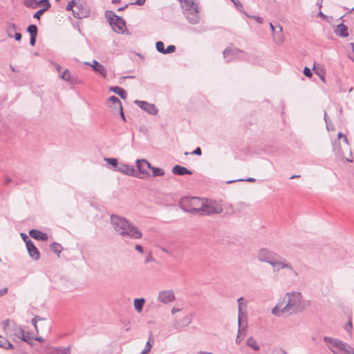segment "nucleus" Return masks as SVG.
Here are the masks:
<instances>
[{
    "mask_svg": "<svg viewBox=\"0 0 354 354\" xmlns=\"http://www.w3.org/2000/svg\"><path fill=\"white\" fill-rule=\"evenodd\" d=\"M310 304V301L306 299L301 292L290 291L286 293L283 302L278 303L272 313L278 317L295 315L307 309Z\"/></svg>",
    "mask_w": 354,
    "mask_h": 354,
    "instance_id": "1",
    "label": "nucleus"
},
{
    "mask_svg": "<svg viewBox=\"0 0 354 354\" xmlns=\"http://www.w3.org/2000/svg\"><path fill=\"white\" fill-rule=\"evenodd\" d=\"M110 224L115 233L122 238L136 240L142 237L141 230L124 216L118 214L111 215Z\"/></svg>",
    "mask_w": 354,
    "mask_h": 354,
    "instance_id": "2",
    "label": "nucleus"
},
{
    "mask_svg": "<svg viewBox=\"0 0 354 354\" xmlns=\"http://www.w3.org/2000/svg\"><path fill=\"white\" fill-rule=\"evenodd\" d=\"M181 3L183 14L191 24H197L200 21L198 3L196 0H178Z\"/></svg>",
    "mask_w": 354,
    "mask_h": 354,
    "instance_id": "3",
    "label": "nucleus"
},
{
    "mask_svg": "<svg viewBox=\"0 0 354 354\" xmlns=\"http://www.w3.org/2000/svg\"><path fill=\"white\" fill-rule=\"evenodd\" d=\"M324 340L333 354H354V348L340 339L325 336Z\"/></svg>",
    "mask_w": 354,
    "mask_h": 354,
    "instance_id": "4",
    "label": "nucleus"
},
{
    "mask_svg": "<svg viewBox=\"0 0 354 354\" xmlns=\"http://www.w3.org/2000/svg\"><path fill=\"white\" fill-rule=\"evenodd\" d=\"M274 273L279 274L282 270H285L288 277H297L298 272L294 268L290 262L280 257H275L270 264Z\"/></svg>",
    "mask_w": 354,
    "mask_h": 354,
    "instance_id": "5",
    "label": "nucleus"
},
{
    "mask_svg": "<svg viewBox=\"0 0 354 354\" xmlns=\"http://www.w3.org/2000/svg\"><path fill=\"white\" fill-rule=\"evenodd\" d=\"M3 330L6 335L9 336L13 341L17 339L26 340L25 333L22 327L10 319L4 320L2 323Z\"/></svg>",
    "mask_w": 354,
    "mask_h": 354,
    "instance_id": "6",
    "label": "nucleus"
},
{
    "mask_svg": "<svg viewBox=\"0 0 354 354\" xmlns=\"http://www.w3.org/2000/svg\"><path fill=\"white\" fill-rule=\"evenodd\" d=\"M203 201L198 197H186L182 198L180 205L181 209L185 212L201 215Z\"/></svg>",
    "mask_w": 354,
    "mask_h": 354,
    "instance_id": "7",
    "label": "nucleus"
},
{
    "mask_svg": "<svg viewBox=\"0 0 354 354\" xmlns=\"http://www.w3.org/2000/svg\"><path fill=\"white\" fill-rule=\"evenodd\" d=\"M106 16L109 19V23L115 32L123 33L124 32L126 24L122 18L116 16L112 11L107 12Z\"/></svg>",
    "mask_w": 354,
    "mask_h": 354,
    "instance_id": "8",
    "label": "nucleus"
},
{
    "mask_svg": "<svg viewBox=\"0 0 354 354\" xmlns=\"http://www.w3.org/2000/svg\"><path fill=\"white\" fill-rule=\"evenodd\" d=\"M223 211L222 205L214 201H203L201 215L220 214Z\"/></svg>",
    "mask_w": 354,
    "mask_h": 354,
    "instance_id": "9",
    "label": "nucleus"
},
{
    "mask_svg": "<svg viewBox=\"0 0 354 354\" xmlns=\"http://www.w3.org/2000/svg\"><path fill=\"white\" fill-rule=\"evenodd\" d=\"M277 257L275 252L266 248H260L257 252V259L261 263L270 264V262Z\"/></svg>",
    "mask_w": 354,
    "mask_h": 354,
    "instance_id": "10",
    "label": "nucleus"
},
{
    "mask_svg": "<svg viewBox=\"0 0 354 354\" xmlns=\"http://www.w3.org/2000/svg\"><path fill=\"white\" fill-rule=\"evenodd\" d=\"M223 54L226 62H229L236 59H243V55L245 53L237 48H227L224 50Z\"/></svg>",
    "mask_w": 354,
    "mask_h": 354,
    "instance_id": "11",
    "label": "nucleus"
},
{
    "mask_svg": "<svg viewBox=\"0 0 354 354\" xmlns=\"http://www.w3.org/2000/svg\"><path fill=\"white\" fill-rule=\"evenodd\" d=\"M238 303V323H239V333H241V323L242 319L246 316V313L244 311L245 308L247 307L248 301L243 297H239L237 299Z\"/></svg>",
    "mask_w": 354,
    "mask_h": 354,
    "instance_id": "12",
    "label": "nucleus"
},
{
    "mask_svg": "<svg viewBox=\"0 0 354 354\" xmlns=\"http://www.w3.org/2000/svg\"><path fill=\"white\" fill-rule=\"evenodd\" d=\"M134 103L140 108L151 115H156L158 113V109L153 104L149 103L146 101L135 100Z\"/></svg>",
    "mask_w": 354,
    "mask_h": 354,
    "instance_id": "13",
    "label": "nucleus"
},
{
    "mask_svg": "<svg viewBox=\"0 0 354 354\" xmlns=\"http://www.w3.org/2000/svg\"><path fill=\"white\" fill-rule=\"evenodd\" d=\"M136 167L140 174L143 176H140V178H144L145 176H149V169H151V165L145 159H140L136 160Z\"/></svg>",
    "mask_w": 354,
    "mask_h": 354,
    "instance_id": "14",
    "label": "nucleus"
},
{
    "mask_svg": "<svg viewBox=\"0 0 354 354\" xmlns=\"http://www.w3.org/2000/svg\"><path fill=\"white\" fill-rule=\"evenodd\" d=\"M175 299V295L173 290L160 291L158 296V300L163 304L170 303Z\"/></svg>",
    "mask_w": 354,
    "mask_h": 354,
    "instance_id": "15",
    "label": "nucleus"
},
{
    "mask_svg": "<svg viewBox=\"0 0 354 354\" xmlns=\"http://www.w3.org/2000/svg\"><path fill=\"white\" fill-rule=\"evenodd\" d=\"M84 64L91 66L95 72L100 74L104 78L106 77L107 71L106 68L96 60L93 59L91 63L85 62Z\"/></svg>",
    "mask_w": 354,
    "mask_h": 354,
    "instance_id": "16",
    "label": "nucleus"
},
{
    "mask_svg": "<svg viewBox=\"0 0 354 354\" xmlns=\"http://www.w3.org/2000/svg\"><path fill=\"white\" fill-rule=\"evenodd\" d=\"M66 9L67 10H72L73 12V16L75 18L82 19V18L86 17V15L83 12H80V6L77 4V3L74 0L68 2V3L66 6Z\"/></svg>",
    "mask_w": 354,
    "mask_h": 354,
    "instance_id": "17",
    "label": "nucleus"
},
{
    "mask_svg": "<svg viewBox=\"0 0 354 354\" xmlns=\"http://www.w3.org/2000/svg\"><path fill=\"white\" fill-rule=\"evenodd\" d=\"M192 320V315H187L182 317L180 320H175L174 324V327L178 330H180L183 327H185L188 326Z\"/></svg>",
    "mask_w": 354,
    "mask_h": 354,
    "instance_id": "18",
    "label": "nucleus"
},
{
    "mask_svg": "<svg viewBox=\"0 0 354 354\" xmlns=\"http://www.w3.org/2000/svg\"><path fill=\"white\" fill-rule=\"evenodd\" d=\"M116 171L130 176H136L135 168L133 166L127 164H120L118 166Z\"/></svg>",
    "mask_w": 354,
    "mask_h": 354,
    "instance_id": "19",
    "label": "nucleus"
},
{
    "mask_svg": "<svg viewBox=\"0 0 354 354\" xmlns=\"http://www.w3.org/2000/svg\"><path fill=\"white\" fill-rule=\"evenodd\" d=\"M26 248L29 255L35 260H38L40 257L38 249L35 247L33 242L30 240L26 241Z\"/></svg>",
    "mask_w": 354,
    "mask_h": 354,
    "instance_id": "20",
    "label": "nucleus"
},
{
    "mask_svg": "<svg viewBox=\"0 0 354 354\" xmlns=\"http://www.w3.org/2000/svg\"><path fill=\"white\" fill-rule=\"evenodd\" d=\"M276 28L275 31L272 33L273 40L276 44L281 45L284 40L283 28L281 25H278L276 26Z\"/></svg>",
    "mask_w": 354,
    "mask_h": 354,
    "instance_id": "21",
    "label": "nucleus"
},
{
    "mask_svg": "<svg viewBox=\"0 0 354 354\" xmlns=\"http://www.w3.org/2000/svg\"><path fill=\"white\" fill-rule=\"evenodd\" d=\"M30 236L37 240L46 241L48 240V235L37 230H31L29 232Z\"/></svg>",
    "mask_w": 354,
    "mask_h": 354,
    "instance_id": "22",
    "label": "nucleus"
},
{
    "mask_svg": "<svg viewBox=\"0 0 354 354\" xmlns=\"http://www.w3.org/2000/svg\"><path fill=\"white\" fill-rule=\"evenodd\" d=\"M334 32L336 35L340 37H346L348 36V28L346 25L343 24L337 25Z\"/></svg>",
    "mask_w": 354,
    "mask_h": 354,
    "instance_id": "23",
    "label": "nucleus"
},
{
    "mask_svg": "<svg viewBox=\"0 0 354 354\" xmlns=\"http://www.w3.org/2000/svg\"><path fill=\"white\" fill-rule=\"evenodd\" d=\"M172 173L178 175V176H183L185 174L191 175L192 174V171L187 169L186 167L180 166V165H176L172 169Z\"/></svg>",
    "mask_w": 354,
    "mask_h": 354,
    "instance_id": "24",
    "label": "nucleus"
},
{
    "mask_svg": "<svg viewBox=\"0 0 354 354\" xmlns=\"http://www.w3.org/2000/svg\"><path fill=\"white\" fill-rule=\"evenodd\" d=\"M109 90L116 94H118L121 98L125 100L127 97V94L125 90L119 86H111Z\"/></svg>",
    "mask_w": 354,
    "mask_h": 354,
    "instance_id": "25",
    "label": "nucleus"
},
{
    "mask_svg": "<svg viewBox=\"0 0 354 354\" xmlns=\"http://www.w3.org/2000/svg\"><path fill=\"white\" fill-rule=\"evenodd\" d=\"M145 303V299L144 298L135 299L133 301V306L136 310L138 313L142 312Z\"/></svg>",
    "mask_w": 354,
    "mask_h": 354,
    "instance_id": "26",
    "label": "nucleus"
},
{
    "mask_svg": "<svg viewBox=\"0 0 354 354\" xmlns=\"http://www.w3.org/2000/svg\"><path fill=\"white\" fill-rule=\"evenodd\" d=\"M108 104H109V106H111L110 104H111L115 107V109H119V108H121V106H122L121 101L117 97H115L114 95L111 96L109 98Z\"/></svg>",
    "mask_w": 354,
    "mask_h": 354,
    "instance_id": "27",
    "label": "nucleus"
},
{
    "mask_svg": "<svg viewBox=\"0 0 354 354\" xmlns=\"http://www.w3.org/2000/svg\"><path fill=\"white\" fill-rule=\"evenodd\" d=\"M50 354H70V350L68 348H53L50 349Z\"/></svg>",
    "mask_w": 354,
    "mask_h": 354,
    "instance_id": "28",
    "label": "nucleus"
},
{
    "mask_svg": "<svg viewBox=\"0 0 354 354\" xmlns=\"http://www.w3.org/2000/svg\"><path fill=\"white\" fill-rule=\"evenodd\" d=\"M247 345L257 351L260 349V347L258 345L257 341L252 337H250V338L248 339Z\"/></svg>",
    "mask_w": 354,
    "mask_h": 354,
    "instance_id": "29",
    "label": "nucleus"
},
{
    "mask_svg": "<svg viewBox=\"0 0 354 354\" xmlns=\"http://www.w3.org/2000/svg\"><path fill=\"white\" fill-rule=\"evenodd\" d=\"M60 77L62 80H64L66 81H68L71 83H74L73 78L71 77L70 72L68 69H66L61 75Z\"/></svg>",
    "mask_w": 354,
    "mask_h": 354,
    "instance_id": "30",
    "label": "nucleus"
},
{
    "mask_svg": "<svg viewBox=\"0 0 354 354\" xmlns=\"http://www.w3.org/2000/svg\"><path fill=\"white\" fill-rule=\"evenodd\" d=\"M153 176H162L165 174L164 171L161 168L154 167L151 166V168Z\"/></svg>",
    "mask_w": 354,
    "mask_h": 354,
    "instance_id": "31",
    "label": "nucleus"
},
{
    "mask_svg": "<svg viewBox=\"0 0 354 354\" xmlns=\"http://www.w3.org/2000/svg\"><path fill=\"white\" fill-rule=\"evenodd\" d=\"M50 248V250L53 252L57 253V254H59L62 250V245L57 243H54L51 244Z\"/></svg>",
    "mask_w": 354,
    "mask_h": 354,
    "instance_id": "32",
    "label": "nucleus"
},
{
    "mask_svg": "<svg viewBox=\"0 0 354 354\" xmlns=\"http://www.w3.org/2000/svg\"><path fill=\"white\" fill-rule=\"evenodd\" d=\"M313 70L315 71V73L320 77V79L325 82V77H324V71L322 68H316L315 66H314Z\"/></svg>",
    "mask_w": 354,
    "mask_h": 354,
    "instance_id": "33",
    "label": "nucleus"
},
{
    "mask_svg": "<svg viewBox=\"0 0 354 354\" xmlns=\"http://www.w3.org/2000/svg\"><path fill=\"white\" fill-rule=\"evenodd\" d=\"M46 319L44 318H41L39 316H35L32 320H31V323L32 324L35 326L36 330L38 332L39 330H38V327H37V322H46Z\"/></svg>",
    "mask_w": 354,
    "mask_h": 354,
    "instance_id": "34",
    "label": "nucleus"
},
{
    "mask_svg": "<svg viewBox=\"0 0 354 354\" xmlns=\"http://www.w3.org/2000/svg\"><path fill=\"white\" fill-rule=\"evenodd\" d=\"M27 30L30 33V36L37 35V27L36 25L32 24L28 26Z\"/></svg>",
    "mask_w": 354,
    "mask_h": 354,
    "instance_id": "35",
    "label": "nucleus"
},
{
    "mask_svg": "<svg viewBox=\"0 0 354 354\" xmlns=\"http://www.w3.org/2000/svg\"><path fill=\"white\" fill-rule=\"evenodd\" d=\"M16 26L15 24H8V29H7V32H8V36L9 37H13V35H12V32L13 31H15L16 30Z\"/></svg>",
    "mask_w": 354,
    "mask_h": 354,
    "instance_id": "36",
    "label": "nucleus"
},
{
    "mask_svg": "<svg viewBox=\"0 0 354 354\" xmlns=\"http://www.w3.org/2000/svg\"><path fill=\"white\" fill-rule=\"evenodd\" d=\"M156 49L158 52L162 53V54H165V47H164V44L163 42L162 41H157L156 44Z\"/></svg>",
    "mask_w": 354,
    "mask_h": 354,
    "instance_id": "37",
    "label": "nucleus"
},
{
    "mask_svg": "<svg viewBox=\"0 0 354 354\" xmlns=\"http://www.w3.org/2000/svg\"><path fill=\"white\" fill-rule=\"evenodd\" d=\"M104 160L113 167L118 166V160L116 158H104Z\"/></svg>",
    "mask_w": 354,
    "mask_h": 354,
    "instance_id": "38",
    "label": "nucleus"
},
{
    "mask_svg": "<svg viewBox=\"0 0 354 354\" xmlns=\"http://www.w3.org/2000/svg\"><path fill=\"white\" fill-rule=\"evenodd\" d=\"M151 341H153V335H152V333H150V335H149V340L147 342V344H146L145 347V348L147 349V351H149V352H150V351L151 349V347H152V345L151 344Z\"/></svg>",
    "mask_w": 354,
    "mask_h": 354,
    "instance_id": "39",
    "label": "nucleus"
},
{
    "mask_svg": "<svg viewBox=\"0 0 354 354\" xmlns=\"http://www.w3.org/2000/svg\"><path fill=\"white\" fill-rule=\"evenodd\" d=\"M3 342V348L5 349H13L14 346L12 344L8 339H6V340H2Z\"/></svg>",
    "mask_w": 354,
    "mask_h": 354,
    "instance_id": "40",
    "label": "nucleus"
},
{
    "mask_svg": "<svg viewBox=\"0 0 354 354\" xmlns=\"http://www.w3.org/2000/svg\"><path fill=\"white\" fill-rule=\"evenodd\" d=\"M352 328H353V325H352V322L351 320H349L344 326V329L349 333V334H351V331H352Z\"/></svg>",
    "mask_w": 354,
    "mask_h": 354,
    "instance_id": "41",
    "label": "nucleus"
},
{
    "mask_svg": "<svg viewBox=\"0 0 354 354\" xmlns=\"http://www.w3.org/2000/svg\"><path fill=\"white\" fill-rule=\"evenodd\" d=\"M256 180L253 178H248L245 180H243V179H238V180H230V181H227V183H234V182H237V181H247V182H254Z\"/></svg>",
    "mask_w": 354,
    "mask_h": 354,
    "instance_id": "42",
    "label": "nucleus"
},
{
    "mask_svg": "<svg viewBox=\"0 0 354 354\" xmlns=\"http://www.w3.org/2000/svg\"><path fill=\"white\" fill-rule=\"evenodd\" d=\"M176 50V47L174 45H169L167 46V48L165 50V54H169L174 53Z\"/></svg>",
    "mask_w": 354,
    "mask_h": 354,
    "instance_id": "43",
    "label": "nucleus"
},
{
    "mask_svg": "<svg viewBox=\"0 0 354 354\" xmlns=\"http://www.w3.org/2000/svg\"><path fill=\"white\" fill-rule=\"evenodd\" d=\"M46 10V8H42V9H40L38 11H37L35 15H34V17L36 18V19H39L41 15Z\"/></svg>",
    "mask_w": 354,
    "mask_h": 354,
    "instance_id": "44",
    "label": "nucleus"
},
{
    "mask_svg": "<svg viewBox=\"0 0 354 354\" xmlns=\"http://www.w3.org/2000/svg\"><path fill=\"white\" fill-rule=\"evenodd\" d=\"M304 74L308 77H312V73L309 68L305 67L304 69Z\"/></svg>",
    "mask_w": 354,
    "mask_h": 354,
    "instance_id": "45",
    "label": "nucleus"
},
{
    "mask_svg": "<svg viewBox=\"0 0 354 354\" xmlns=\"http://www.w3.org/2000/svg\"><path fill=\"white\" fill-rule=\"evenodd\" d=\"M39 3H44L46 6L44 8H46V10L48 9L50 6V4L48 0H41L39 1Z\"/></svg>",
    "mask_w": 354,
    "mask_h": 354,
    "instance_id": "46",
    "label": "nucleus"
},
{
    "mask_svg": "<svg viewBox=\"0 0 354 354\" xmlns=\"http://www.w3.org/2000/svg\"><path fill=\"white\" fill-rule=\"evenodd\" d=\"M36 37L37 36H30V44L33 46L35 45V41H36Z\"/></svg>",
    "mask_w": 354,
    "mask_h": 354,
    "instance_id": "47",
    "label": "nucleus"
},
{
    "mask_svg": "<svg viewBox=\"0 0 354 354\" xmlns=\"http://www.w3.org/2000/svg\"><path fill=\"white\" fill-rule=\"evenodd\" d=\"M135 250L140 253H143V248H142V246L140 245H138V244L136 245Z\"/></svg>",
    "mask_w": 354,
    "mask_h": 354,
    "instance_id": "48",
    "label": "nucleus"
},
{
    "mask_svg": "<svg viewBox=\"0 0 354 354\" xmlns=\"http://www.w3.org/2000/svg\"><path fill=\"white\" fill-rule=\"evenodd\" d=\"M193 154H196V155H198V156H201V153H202V151L200 147H197L193 152H192Z\"/></svg>",
    "mask_w": 354,
    "mask_h": 354,
    "instance_id": "49",
    "label": "nucleus"
},
{
    "mask_svg": "<svg viewBox=\"0 0 354 354\" xmlns=\"http://www.w3.org/2000/svg\"><path fill=\"white\" fill-rule=\"evenodd\" d=\"M14 37L17 41H20L21 39V34L20 32H15Z\"/></svg>",
    "mask_w": 354,
    "mask_h": 354,
    "instance_id": "50",
    "label": "nucleus"
},
{
    "mask_svg": "<svg viewBox=\"0 0 354 354\" xmlns=\"http://www.w3.org/2000/svg\"><path fill=\"white\" fill-rule=\"evenodd\" d=\"M7 292H8V288H7L1 289L0 290V297L3 296L4 295H6Z\"/></svg>",
    "mask_w": 354,
    "mask_h": 354,
    "instance_id": "51",
    "label": "nucleus"
},
{
    "mask_svg": "<svg viewBox=\"0 0 354 354\" xmlns=\"http://www.w3.org/2000/svg\"><path fill=\"white\" fill-rule=\"evenodd\" d=\"M252 17L254 18L259 24L263 23V19L261 17L258 16H253Z\"/></svg>",
    "mask_w": 354,
    "mask_h": 354,
    "instance_id": "52",
    "label": "nucleus"
},
{
    "mask_svg": "<svg viewBox=\"0 0 354 354\" xmlns=\"http://www.w3.org/2000/svg\"><path fill=\"white\" fill-rule=\"evenodd\" d=\"M146 0H136L135 4L138 6H142L145 3Z\"/></svg>",
    "mask_w": 354,
    "mask_h": 354,
    "instance_id": "53",
    "label": "nucleus"
},
{
    "mask_svg": "<svg viewBox=\"0 0 354 354\" xmlns=\"http://www.w3.org/2000/svg\"><path fill=\"white\" fill-rule=\"evenodd\" d=\"M232 1L234 3V5L236 6V8H239V7H241V8L243 7L241 3L239 1H235L234 0H232Z\"/></svg>",
    "mask_w": 354,
    "mask_h": 354,
    "instance_id": "54",
    "label": "nucleus"
},
{
    "mask_svg": "<svg viewBox=\"0 0 354 354\" xmlns=\"http://www.w3.org/2000/svg\"><path fill=\"white\" fill-rule=\"evenodd\" d=\"M181 310V308H176V307H174L172 309H171V313L174 315L178 312H180Z\"/></svg>",
    "mask_w": 354,
    "mask_h": 354,
    "instance_id": "55",
    "label": "nucleus"
},
{
    "mask_svg": "<svg viewBox=\"0 0 354 354\" xmlns=\"http://www.w3.org/2000/svg\"><path fill=\"white\" fill-rule=\"evenodd\" d=\"M21 236L26 243V241H28V240H29L28 236L24 233H21Z\"/></svg>",
    "mask_w": 354,
    "mask_h": 354,
    "instance_id": "56",
    "label": "nucleus"
},
{
    "mask_svg": "<svg viewBox=\"0 0 354 354\" xmlns=\"http://www.w3.org/2000/svg\"><path fill=\"white\" fill-rule=\"evenodd\" d=\"M52 64L55 66V68H56V70H57V71H60V70H61V66H60L58 64H57V63H54V62H52Z\"/></svg>",
    "mask_w": 354,
    "mask_h": 354,
    "instance_id": "57",
    "label": "nucleus"
},
{
    "mask_svg": "<svg viewBox=\"0 0 354 354\" xmlns=\"http://www.w3.org/2000/svg\"><path fill=\"white\" fill-rule=\"evenodd\" d=\"M24 339H25L26 340H24V342H28V343H30V341H31V339H31V337H30L28 335H26V334H25V337H24Z\"/></svg>",
    "mask_w": 354,
    "mask_h": 354,
    "instance_id": "58",
    "label": "nucleus"
},
{
    "mask_svg": "<svg viewBox=\"0 0 354 354\" xmlns=\"http://www.w3.org/2000/svg\"><path fill=\"white\" fill-rule=\"evenodd\" d=\"M118 109H119V110H120V115H121V117H122V120H123L124 121H125V120H126V119H125V116H124V115L123 111H122V106H121V108H119Z\"/></svg>",
    "mask_w": 354,
    "mask_h": 354,
    "instance_id": "59",
    "label": "nucleus"
},
{
    "mask_svg": "<svg viewBox=\"0 0 354 354\" xmlns=\"http://www.w3.org/2000/svg\"><path fill=\"white\" fill-rule=\"evenodd\" d=\"M269 25H270V28L271 29V31L273 33L277 28L273 26V24L272 23H270Z\"/></svg>",
    "mask_w": 354,
    "mask_h": 354,
    "instance_id": "60",
    "label": "nucleus"
},
{
    "mask_svg": "<svg viewBox=\"0 0 354 354\" xmlns=\"http://www.w3.org/2000/svg\"><path fill=\"white\" fill-rule=\"evenodd\" d=\"M2 340H6V339L1 336H0V347L3 348V342Z\"/></svg>",
    "mask_w": 354,
    "mask_h": 354,
    "instance_id": "61",
    "label": "nucleus"
},
{
    "mask_svg": "<svg viewBox=\"0 0 354 354\" xmlns=\"http://www.w3.org/2000/svg\"><path fill=\"white\" fill-rule=\"evenodd\" d=\"M343 142L348 146V139L346 138V136H344V138H343Z\"/></svg>",
    "mask_w": 354,
    "mask_h": 354,
    "instance_id": "62",
    "label": "nucleus"
},
{
    "mask_svg": "<svg viewBox=\"0 0 354 354\" xmlns=\"http://www.w3.org/2000/svg\"><path fill=\"white\" fill-rule=\"evenodd\" d=\"M149 353V351H148L147 349L144 348L142 350V351L140 353H139V354H147Z\"/></svg>",
    "mask_w": 354,
    "mask_h": 354,
    "instance_id": "63",
    "label": "nucleus"
},
{
    "mask_svg": "<svg viewBox=\"0 0 354 354\" xmlns=\"http://www.w3.org/2000/svg\"><path fill=\"white\" fill-rule=\"evenodd\" d=\"M198 354H213V353H209V352L200 351L198 353Z\"/></svg>",
    "mask_w": 354,
    "mask_h": 354,
    "instance_id": "64",
    "label": "nucleus"
}]
</instances>
